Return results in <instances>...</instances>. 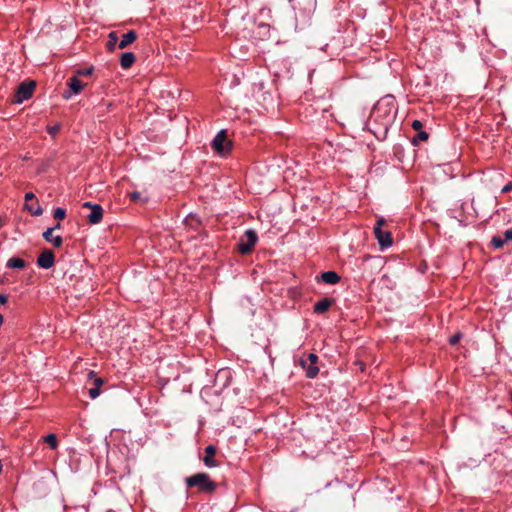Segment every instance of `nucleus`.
I'll return each instance as SVG.
<instances>
[{"mask_svg": "<svg viewBox=\"0 0 512 512\" xmlns=\"http://www.w3.org/2000/svg\"><path fill=\"white\" fill-rule=\"evenodd\" d=\"M396 111L395 100L392 96L388 95L376 103L371 112V119L379 123L384 131L387 132L395 118Z\"/></svg>", "mask_w": 512, "mask_h": 512, "instance_id": "f257e3e1", "label": "nucleus"}, {"mask_svg": "<svg viewBox=\"0 0 512 512\" xmlns=\"http://www.w3.org/2000/svg\"><path fill=\"white\" fill-rule=\"evenodd\" d=\"M296 19L302 22L310 19L316 9V0H289Z\"/></svg>", "mask_w": 512, "mask_h": 512, "instance_id": "f03ea898", "label": "nucleus"}, {"mask_svg": "<svg viewBox=\"0 0 512 512\" xmlns=\"http://www.w3.org/2000/svg\"><path fill=\"white\" fill-rule=\"evenodd\" d=\"M187 487H198L201 492L211 493L216 489V483L213 482L206 473H197L185 479Z\"/></svg>", "mask_w": 512, "mask_h": 512, "instance_id": "7ed1b4c3", "label": "nucleus"}, {"mask_svg": "<svg viewBox=\"0 0 512 512\" xmlns=\"http://www.w3.org/2000/svg\"><path fill=\"white\" fill-rule=\"evenodd\" d=\"M212 148L218 154L225 156L232 149V142L227 139L226 130H220L212 141Z\"/></svg>", "mask_w": 512, "mask_h": 512, "instance_id": "20e7f679", "label": "nucleus"}, {"mask_svg": "<svg viewBox=\"0 0 512 512\" xmlns=\"http://www.w3.org/2000/svg\"><path fill=\"white\" fill-rule=\"evenodd\" d=\"M258 241V235L253 229L245 231L244 235L238 241V250L242 254H248Z\"/></svg>", "mask_w": 512, "mask_h": 512, "instance_id": "39448f33", "label": "nucleus"}, {"mask_svg": "<svg viewBox=\"0 0 512 512\" xmlns=\"http://www.w3.org/2000/svg\"><path fill=\"white\" fill-rule=\"evenodd\" d=\"M35 88V82L29 81V82H22L16 91L15 94V102L16 103H22L23 101L29 99L34 91Z\"/></svg>", "mask_w": 512, "mask_h": 512, "instance_id": "423d86ee", "label": "nucleus"}, {"mask_svg": "<svg viewBox=\"0 0 512 512\" xmlns=\"http://www.w3.org/2000/svg\"><path fill=\"white\" fill-rule=\"evenodd\" d=\"M68 90L63 93L64 99H70L73 95L79 94L84 85L83 83L76 77H71L67 82Z\"/></svg>", "mask_w": 512, "mask_h": 512, "instance_id": "0eeeda50", "label": "nucleus"}, {"mask_svg": "<svg viewBox=\"0 0 512 512\" xmlns=\"http://www.w3.org/2000/svg\"><path fill=\"white\" fill-rule=\"evenodd\" d=\"M374 234L382 249L388 248L393 244L392 235L389 231L380 227H374Z\"/></svg>", "mask_w": 512, "mask_h": 512, "instance_id": "6e6552de", "label": "nucleus"}, {"mask_svg": "<svg viewBox=\"0 0 512 512\" xmlns=\"http://www.w3.org/2000/svg\"><path fill=\"white\" fill-rule=\"evenodd\" d=\"M55 263V257L51 250L45 249L37 258V265L43 269H50Z\"/></svg>", "mask_w": 512, "mask_h": 512, "instance_id": "1a4fd4ad", "label": "nucleus"}, {"mask_svg": "<svg viewBox=\"0 0 512 512\" xmlns=\"http://www.w3.org/2000/svg\"><path fill=\"white\" fill-rule=\"evenodd\" d=\"M511 240H512V229H507L504 232V237L499 236V235L493 236L492 240H491V245L495 249H500L504 246V244L506 242L511 241Z\"/></svg>", "mask_w": 512, "mask_h": 512, "instance_id": "9d476101", "label": "nucleus"}, {"mask_svg": "<svg viewBox=\"0 0 512 512\" xmlns=\"http://www.w3.org/2000/svg\"><path fill=\"white\" fill-rule=\"evenodd\" d=\"M54 228H48L43 232L42 237L49 243H51L54 247L59 248L63 244V239L60 235H53Z\"/></svg>", "mask_w": 512, "mask_h": 512, "instance_id": "9b49d317", "label": "nucleus"}, {"mask_svg": "<svg viewBox=\"0 0 512 512\" xmlns=\"http://www.w3.org/2000/svg\"><path fill=\"white\" fill-rule=\"evenodd\" d=\"M103 218V208L99 204H95L92 207L91 213L87 215V220L91 224H98Z\"/></svg>", "mask_w": 512, "mask_h": 512, "instance_id": "f8f14e48", "label": "nucleus"}, {"mask_svg": "<svg viewBox=\"0 0 512 512\" xmlns=\"http://www.w3.org/2000/svg\"><path fill=\"white\" fill-rule=\"evenodd\" d=\"M317 280H321L326 284L335 285L340 281V276L335 271H326L317 277Z\"/></svg>", "mask_w": 512, "mask_h": 512, "instance_id": "ddd939ff", "label": "nucleus"}, {"mask_svg": "<svg viewBox=\"0 0 512 512\" xmlns=\"http://www.w3.org/2000/svg\"><path fill=\"white\" fill-rule=\"evenodd\" d=\"M205 453H206V456L203 458L204 464L209 468L216 467L217 463L214 459V455L216 453V448L213 445H208L205 448Z\"/></svg>", "mask_w": 512, "mask_h": 512, "instance_id": "4468645a", "label": "nucleus"}, {"mask_svg": "<svg viewBox=\"0 0 512 512\" xmlns=\"http://www.w3.org/2000/svg\"><path fill=\"white\" fill-rule=\"evenodd\" d=\"M334 300L331 298H323L314 305V313L324 314L332 306Z\"/></svg>", "mask_w": 512, "mask_h": 512, "instance_id": "2eb2a0df", "label": "nucleus"}, {"mask_svg": "<svg viewBox=\"0 0 512 512\" xmlns=\"http://www.w3.org/2000/svg\"><path fill=\"white\" fill-rule=\"evenodd\" d=\"M137 38V33L134 30H130L123 34L121 41L118 44L119 49H124L132 44Z\"/></svg>", "mask_w": 512, "mask_h": 512, "instance_id": "dca6fc26", "label": "nucleus"}, {"mask_svg": "<svg viewBox=\"0 0 512 512\" xmlns=\"http://www.w3.org/2000/svg\"><path fill=\"white\" fill-rule=\"evenodd\" d=\"M135 60H136V57H135L134 53L125 52L121 55L120 65L123 69H128L134 64Z\"/></svg>", "mask_w": 512, "mask_h": 512, "instance_id": "f3484780", "label": "nucleus"}, {"mask_svg": "<svg viewBox=\"0 0 512 512\" xmlns=\"http://www.w3.org/2000/svg\"><path fill=\"white\" fill-rule=\"evenodd\" d=\"M25 265V261L18 257H12L6 263V267L11 269H23Z\"/></svg>", "mask_w": 512, "mask_h": 512, "instance_id": "a211bd4d", "label": "nucleus"}, {"mask_svg": "<svg viewBox=\"0 0 512 512\" xmlns=\"http://www.w3.org/2000/svg\"><path fill=\"white\" fill-rule=\"evenodd\" d=\"M118 35H117V32L115 31H112L109 33L108 35V41H107V44H106V47L109 51H114L116 49V47H118Z\"/></svg>", "mask_w": 512, "mask_h": 512, "instance_id": "6ab92c4d", "label": "nucleus"}, {"mask_svg": "<svg viewBox=\"0 0 512 512\" xmlns=\"http://www.w3.org/2000/svg\"><path fill=\"white\" fill-rule=\"evenodd\" d=\"M303 368L306 370V376L308 378H314L318 375L319 368L316 365H312V363H309V365H306V361H302Z\"/></svg>", "mask_w": 512, "mask_h": 512, "instance_id": "aec40b11", "label": "nucleus"}, {"mask_svg": "<svg viewBox=\"0 0 512 512\" xmlns=\"http://www.w3.org/2000/svg\"><path fill=\"white\" fill-rule=\"evenodd\" d=\"M429 135L426 131H418V133L413 137L412 144L417 146L420 142L426 141Z\"/></svg>", "mask_w": 512, "mask_h": 512, "instance_id": "412c9836", "label": "nucleus"}, {"mask_svg": "<svg viewBox=\"0 0 512 512\" xmlns=\"http://www.w3.org/2000/svg\"><path fill=\"white\" fill-rule=\"evenodd\" d=\"M44 442L49 445L52 450L58 447V440L55 434H48L44 437Z\"/></svg>", "mask_w": 512, "mask_h": 512, "instance_id": "4be33fe9", "label": "nucleus"}, {"mask_svg": "<svg viewBox=\"0 0 512 512\" xmlns=\"http://www.w3.org/2000/svg\"><path fill=\"white\" fill-rule=\"evenodd\" d=\"M25 208L34 216H39L43 213V210L38 203H37L36 207L26 203Z\"/></svg>", "mask_w": 512, "mask_h": 512, "instance_id": "5701e85b", "label": "nucleus"}, {"mask_svg": "<svg viewBox=\"0 0 512 512\" xmlns=\"http://www.w3.org/2000/svg\"><path fill=\"white\" fill-rule=\"evenodd\" d=\"M53 216H54V218H55V219L62 220V219H64V218H65V216H66V211H65V209L60 208V207H59V208H56V209L54 210V214H53Z\"/></svg>", "mask_w": 512, "mask_h": 512, "instance_id": "b1692460", "label": "nucleus"}, {"mask_svg": "<svg viewBox=\"0 0 512 512\" xmlns=\"http://www.w3.org/2000/svg\"><path fill=\"white\" fill-rule=\"evenodd\" d=\"M129 197H130L131 201H142V202H146L147 201V199H143L142 198L141 193L138 192V191H134V192L130 193Z\"/></svg>", "mask_w": 512, "mask_h": 512, "instance_id": "393cba45", "label": "nucleus"}, {"mask_svg": "<svg viewBox=\"0 0 512 512\" xmlns=\"http://www.w3.org/2000/svg\"><path fill=\"white\" fill-rule=\"evenodd\" d=\"M461 338H462V334L461 333H456V334H454L453 336L450 337L449 343L451 345H456L460 341Z\"/></svg>", "mask_w": 512, "mask_h": 512, "instance_id": "a878e982", "label": "nucleus"}, {"mask_svg": "<svg viewBox=\"0 0 512 512\" xmlns=\"http://www.w3.org/2000/svg\"><path fill=\"white\" fill-rule=\"evenodd\" d=\"M100 395V389L98 387H93L89 389V396L91 399H95Z\"/></svg>", "mask_w": 512, "mask_h": 512, "instance_id": "bb28decb", "label": "nucleus"}, {"mask_svg": "<svg viewBox=\"0 0 512 512\" xmlns=\"http://www.w3.org/2000/svg\"><path fill=\"white\" fill-rule=\"evenodd\" d=\"M92 72H93V67H90V68L78 70L77 74L78 75L88 76V75L92 74Z\"/></svg>", "mask_w": 512, "mask_h": 512, "instance_id": "cd10ccee", "label": "nucleus"}, {"mask_svg": "<svg viewBox=\"0 0 512 512\" xmlns=\"http://www.w3.org/2000/svg\"><path fill=\"white\" fill-rule=\"evenodd\" d=\"M423 125L420 120H414L412 122V128L416 131H420L422 129Z\"/></svg>", "mask_w": 512, "mask_h": 512, "instance_id": "c85d7f7f", "label": "nucleus"}, {"mask_svg": "<svg viewBox=\"0 0 512 512\" xmlns=\"http://www.w3.org/2000/svg\"><path fill=\"white\" fill-rule=\"evenodd\" d=\"M310 363H312V365H316L317 361H318V356L314 353H310L308 355V359H307Z\"/></svg>", "mask_w": 512, "mask_h": 512, "instance_id": "c756f323", "label": "nucleus"}, {"mask_svg": "<svg viewBox=\"0 0 512 512\" xmlns=\"http://www.w3.org/2000/svg\"><path fill=\"white\" fill-rule=\"evenodd\" d=\"M512 190V182L508 183L502 188V193H507Z\"/></svg>", "mask_w": 512, "mask_h": 512, "instance_id": "7c9ffc66", "label": "nucleus"}, {"mask_svg": "<svg viewBox=\"0 0 512 512\" xmlns=\"http://www.w3.org/2000/svg\"><path fill=\"white\" fill-rule=\"evenodd\" d=\"M103 383H104V381L102 378H95V380H94L95 387H98L99 389Z\"/></svg>", "mask_w": 512, "mask_h": 512, "instance_id": "2f4dec72", "label": "nucleus"}, {"mask_svg": "<svg viewBox=\"0 0 512 512\" xmlns=\"http://www.w3.org/2000/svg\"><path fill=\"white\" fill-rule=\"evenodd\" d=\"M35 198V195L32 192H28L25 194V201L28 202L30 200H33Z\"/></svg>", "mask_w": 512, "mask_h": 512, "instance_id": "473e14b6", "label": "nucleus"}, {"mask_svg": "<svg viewBox=\"0 0 512 512\" xmlns=\"http://www.w3.org/2000/svg\"><path fill=\"white\" fill-rule=\"evenodd\" d=\"M8 302V297L4 294H0V305H4Z\"/></svg>", "mask_w": 512, "mask_h": 512, "instance_id": "72a5a7b5", "label": "nucleus"}, {"mask_svg": "<svg viewBox=\"0 0 512 512\" xmlns=\"http://www.w3.org/2000/svg\"><path fill=\"white\" fill-rule=\"evenodd\" d=\"M58 130H59V127H58V126H54V127H50V128L48 129V132H49L51 135H54V134H56V133L58 132Z\"/></svg>", "mask_w": 512, "mask_h": 512, "instance_id": "f704fd0d", "label": "nucleus"}, {"mask_svg": "<svg viewBox=\"0 0 512 512\" xmlns=\"http://www.w3.org/2000/svg\"><path fill=\"white\" fill-rule=\"evenodd\" d=\"M384 224H385V219L380 218V219H378V220H377V224H376V226H375V227H380V228H382V226H383Z\"/></svg>", "mask_w": 512, "mask_h": 512, "instance_id": "c9c22d12", "label": "nucleus"}, {"mask_svg": "<svg viewBox=\"0 0 512 512\" xmlns=\"http://www.w3.org/2000/svg\"><path fill=\"white\" fill-rule=\"evenodd\" d=\"M95 204L91 203V202H85L83 204V207L84 208H90L92 210V207L94 206Z\"/></svg>", "mask_w": 512, "mask_h": 512, "instance_id": "e433bc0d", "label": "nucleus"}, {"mask_svg": "<svg viewBox=\"0 0 512 512\" xmlns=\"http://www.w3.org/2000/svg\"><path fill=\"white\" fill-rule=\"evenodd\" d=\"M60 227H61V224L58 222L53 228H54V230H56V229H60Z\"/></svg>", "mask_w": 512, "mask_h": 512, "instance_id": "4c0bfd02", "label": "nucleus"}, {"mask_svg": "<svg viewBox=\"0 0 512 512\" xmlns=\"http://www.w3.org/2000/svg\"><path fill=\"white\" fill-rule=\"evenodd\" d=\"M93 375H94V371H90V372H89V376L91 377V376H93Z\"/></svg>", "mask_w": 512, "mask_h": 512, "instance_id": "58836bf2", "label": "nucleus"}]
</instances>
